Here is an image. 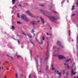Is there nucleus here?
Returning a JSON list of instances; mask_svg holds the SVG:
<instances>
[{"instance_id":"nucleus-1","label":"nucleus","mask_w":78,"mask_h":78,"mask_svg":"<svg viewBox=\"0 0 78 78\" xmlns=\"http://www.w3.org/2000/svg\"><path fill=\"white\" fill-rule=\"evenodd\" d=\"M64 64L65 66H66V67H67V69H71V75H75V73H76V72L74 71V70H73V69L72 68H71V67L70 66H69L68 65H67V64L66 63H64Z\"/></svg>"},{"instance_id":"nucleus-2","label":"nucleus","mask_w":78,"mask_h":78,"mask_svg":"<svg viewBox=\"0 0 78 78\" xmlns=\"http://www.w3.org/2000/svg\"><path fill=\"white\" fill-rule=\"evenodd\" d=\"M25 13L26 14H28L29 16H30V17H33V18H36V17L34 15L32 14L31 13V12H30V11L29 10H27L26 11Z\"/></svg>"},{"instance_id":"nucleus-3","label":"nucleus","mask_w":78,"mask_h":78,"mask_svg":"<svg viewBox=\"0 0 78 78\" xmlns=\"http://www.w3.org/2000/svg\"><path fill=\"white\" fill-rule=\"evenodd\" d=\"M55 73L57 74L58 75L59 78H60L61 77V74L62 73L61 72H59V71L58 70H55Z\"/></svg>"},{"instance_id":"nucleus-4","label":"nucleus","mask_w":78,"mask_h":78,"mask_svg":"<svg viewBox=\"0 0 78 78\" xmlns=\"http://www.w3.org/2000/svg\"><path fill=\"white\" fill-rule=\"evenodd\" d=\"M49 18L51 20L52 22H55L57 20L56 18L53 16H50Z\"/></svg>"},{"instance_id":"nucleus-5","label":"nucleus","mask_w":78,"mask_h":78,"mask_svg":"<svg viewBox=\"0 0 78 78\" xmlns=\"http://www.w3.org/2000/svg\"><path fill=\"white\" fill-rule=\"evenodd\" d=\"M58 57L59 59H65L66 58L65 56L62 55H58Z\"/></svg>"},{"instance_id":"nucleus-6","label":"nucleus","mask_w":78,"mask_h":78,"mask_svg":"<svg viewBox=\"0 0 78 78\" xmlns=\"http://www.w3.org/2000/svg\"><path fill=\"white\" fill-rule=\"evenodd\" d=\"M48 51H47L46 53V57L45 58V60H47V59L48 58Z\"/></svg>"},{"instance_id":"nucleus-7","label":"nucleus","mask_w":78,"mask_h":78,"mask_svg":"<svg viewBox=\"0 0 78 78\" xmlns=\"http://www.w3.org/2000/svg\"><path fill=\"white\" fill-rule=\"evenodd\" d=\"M26 16L24 15H22L20 16V18L23 20L26 17Z\"/></svg>"},{"instance_id":"nucleus-8","label":"nucleus","mask_w":78,"mask_h":78,"mask_svg":"<svg viewBox=\"0 0 78 78\" xmlns=\"http://www.w3.org/2000/svg\"><path fill=\"white\" fill-rule=\"evenodd\" d=\"M22 34H24V35H25V36H28L29 37H31V35H30V34H25L23 32Z\"/></svg>"},{"instance_id":"nucleus-9","label":"nucleus","mask_w":78,"mask_h":78,"mask_svg":"<svg viewBox=\"0 0 78 78\" xmlns=\"http://www.w3.org/2000/svg\"><path fill=\"white\" fill-rule=\"evenodd\" d=\"M36 41H37L38 43L40 44H42V41H39L38 39H37Z\"/></svg>"},{"instance_id":"nucleus-10","label":"nucleus","mask_w":78,"mask_h":78,"mask_svg":"<svg viewBox=\"0 0 78 78\" xmlns=\"http://www.w3.org/2000/svg\"><path fill=\"white\" fill-rule=\"evenodd\" d=\"M40 18L42 23L44 24V19H43L41 17H40Z\"/></svg>"},{"instance_id":"nucleus-11","label":"nucleus","mask_w":78,"mask_h":78,"mask_svg":"<svg viewBox=\"0 0 78 78\" xmlns=\"http://www.w3.org/2000/svg\"><path fill=\"white\" fill-rule=\"evenodd\" d=\"M25 22H28L29 20L26 16V17L23 20Z\"/></svg>"},{"instance_id":"nucleus-12","label":"nucleus","mask_w":78,"mask_h":78,"mask_svg":"<svg viewBox=\"0 0 78 78\" xmlns=\"http://www.w3.org/2000/svg\"><path fill=\"white\" fill-rule=\"evenodd\" d=\"M30 23L31 24H33V25H36V21H31L30 22Z\"/></svg>"},{"instance_id":"nucleus-13","label":"nucleus","mask_w":78,"mask_h":78,"mask_svg":"<svg viewBox=\"0 0 78 78\" xmlns=\"http://www.w3.org/2000/svg\"><path fill=\"white\" fill-rule=\"evenodd\" d=\"M65 61L66 62H69V61H71V60L70 59V58H69L66 60Z\"/></svg>"},{"instance_id":"nucleus-14","label":"nucleus","mask_w":78,"mask_h":78,"mask_svg":"<svg viewBox=\"0 0 78 78\" xmlns=\"http://www.w3.org/2000/svg\"><path fill=\"white\" fill-rule=\"evenodd\" d=\"M51 67H52V70H55V68L53 67V65L52 64L51 65Z\"/></svg>"},{"instance_id":"nucleus-15","label":"nucleus","mask_w":78,"mask_h":78,"mask_svg":"<svg viewBox=\"0 0 78 78\" xmlns=\"http://www.w3.org/2000/svg\"><path fill=\"white\" fill-rule=\"evenodd\" d=\"M66 70V69H62V72L63 74H64V73H65V72Z\"/></svg>"},{"instance_id":"nucleus-16","label":"nucleus","mask_w":78,"mask_h":78,"mask_svg":"<svg viewBox=\"0 0 78 78\" xmlns=\"http://www.w3.org/2000/svg\"><path fill=\"white\" fill-rule=\"evenodd\" d=\"M15 56L17 57L18 58H20V57H21V56L20 55H18L17 54Z\"/></svg>"},{"instance_id":"nucleus-17","label":"nucleus","mask_w":78,"mask_h":78,"mask_svg":"<svg viewBox=\"0 0 78 78\" xmlns=\"http://www.w3.org/2000/svg\"><path fill=\"white\" fill-rule=\"evenodd\" d=\"M46 34L48 36H50V37H49V38H51V34H49L48 33H47Z\"/></svg>"},{"instance_id":"nucleus-18","label":"nucleus","mask_w":78,"mask_h":78,"mask_svg":"<svg viewBox=\"0 0 78 78\" xmlns=\"http://www.w3.org/2000/svg\"><path fill=\"white\" fill-rule=\"evenodd\" d=\"M12 30H14V29H15V28H14V26H12Z\"/></svg>"},{"instance_id":"nucleus-19","label":"nucleus","mask_w":78,"mask_h":78,"mask_svg":"<svg viewBox=\"0 0 78 78\" xmlns=\"http://www.w3.org/2000/svg\"><path fill=\"white\" fill-rule=\"evenodd\" d=\"M16 2V0H12V4H14Z\"/></svg>"},{"instance_id":"nucleus-20","label":"nucleus","mask_w":78,"mask_h":78,"mask_svg":"<svg viewBox=\"0 0 78 78\" xmlns=\"http://www.w3.org/2000/svg\"><path fill=\"white\" fill-rule=\"evenodd\" d=\"M75 9V6L74 5H73L72 7V8L71 9L72 10H73Z\"/></svg>"},{"instance_id":"nucleus-21","label":"nucleus","mask_w":78,"mask_h":78,"mask_svg":"<svg viewBox=\"0 0 78 78\" xmlns=\"http://www.w3.org/2000/svg\"><path fill=\"white\" fill-rule=\"evenodd\" d=\"M19 6L20 8H22V4H19Z\"/></svg>"},{"instance_id":"nucleus-22","label":"nucleus","mask_w":78,"mask_h":78,"mask_svg":"<svg viewBox=\"0 0 78 78\" xmlns=\"http://www.w3.org/2000/svg\"><path fill=\"white\" fill-rule=\"evenodd\" d=\"M17 23L18 24H21V23H20V21H18L17 22Z\"/></svg>"},{"instance_id":"nucleus-23","label":"nucleus","mask_w":78,"mask_h":78,"mask_svg":"<svg viewBox=\"0 0 78 78\" xmlns=\"http://www.w3.org/2000/svg\"><path fill=\"white\" fill-rule=\"evenodd\" d=\"M75 16V14H73L71 15V17H74Z\"/></svg>"},{"instance_id":"nucleus-24","label":"nucleus","mask_w":78,"mask_h":78,"mask_svg":"<svg viewBox=\"0 0 78 78\" xmlns=\"http://www.w3.org/2000/svg\"><path fill=\"white\" fill-rule=\"evenodd\" d=\"M17 16L18 17H19V18H20V15H19V14H17Z\"/></svg>"},{"instance_id":"nucleus-25","label":"nucleus","mask_w":78,"mask_h":78,"mask_svg":"<svg viewBox=\"0 0 78 78\" xmlns=\"http://www.w3.org/2000/svg\"><path fill=\"white\" fill-rule=\"evenodd\" d=\"M18 76V75L17 74H15V77L16 78H17V77Z\"/></svg>"},{"instance_id":"nucleus-26","label":"nucleus","mask_w":78,"mask_h":78,"mask_svg":"<svg viewBox=\"0 0 78 78\" xmlns=\"http://www.w3.org/2000/svg\"><path fill=\"white\" fill-rule=\"evenodd\" d=\"M30 42H31V43L32 44H34L33 43V41H32V40H30Z\"/></svg>"},{"instance_id":"nucleus-27","label":"nucleus","mask_w":78,"mask_h":78,"mask_svg":"<svg viewBox=\"0 0 78 78\" xmlns=\"http://www.w3.org/2000/svg\"><path fill=\"white\" fill-rule=\"evenodd\" d=\"M42 39L43 41H44V36L42 37Z\"/></svg>"},{"instance_id":"nucleus-28","label":"nucleus","mask_w":78,"mask_h":78,"mask_svg":"<svg viewBox=\"0 0 78 78\" xmlns=\"http://www.w3.org/2000/svg\"><path fill=\"white\" fill-rule=\"evenodd\" d=\"M66 75H68L69 74V72H68V71L66 72Z\"/></svg>"},{"instance_id":"nucleus-29","label":"nucleus","mask_w":78,"mask_h":78,"mask_svg":"<svg viewBox=\"0 0 78 78\" xmlns=\"http://www.w3.org/2000/svg\"><path fill=\"white\" fill-rule=\"evenodd\" d=\"M46 39H47V40H48V39H49V38L48 37H46Z\"/></svg>"},{"instance_id":"nucleus-30","label":"nucleus","mask_w":78,"mask_h":78,"mask_svg":"<svg viewBox=\"0 0 78 78\" xmlns=\"http://www.w3.org/2000/svg\"><path fill=\"white\" fill-rule=\"evenodd\" d=\"M40 72L41 73H43V72H44V71H40Z\"/></svg>"},{"instance_id":"nucleus-31","label":"nucleus","mask_w":78,"mask_h":78,"mask_svg":"<svg viewBox=\"0 0 78 78\" xmlns=\"http://www.w3.org/2000/svg\"><path fill=\"white\" fill-rule=\"evenodd\" d=\"M48 66H47L45 69V70H47V69H48Z\"/></svg>"},{"instance_id":"nucleus-32","label":"nucleus","mask_w":78,"mask_h":78,"mask_svg":"<svg viewBox=\"0 0 78 78\" xmlns=\"http://www.w3.org/2000/svg\"><path fill=\"white\" fill-rule=\"evenodd\" d=\"M16 8V5H15V7H13V8L14 9L15 8Z\"/></svg>"},{"instance_id":"nucleus-33","label":"nucleus","mask_w":78,"mask_h":78,"mask_svg":"<svg viewBox=\"0 0 78 78\" xmlns=\"http://www.w3.org/2000/svg\"><path fill=\"white\" fill-rule=\"evenodd\" d=\"M16 36H18V37L20 36V35H19V34H17Z\"/></svg>"},{"instance_id":"nucleus-34","label":"nucleus","mask_w":78,"mask_h":78,"mask_svg":"<svg viewBox=\"0 0 78 78\" xmlns=\"http://www.w3.org/2000/svg\"><path fill=\"white\" fill-rule=\"evenodd\" d=\"M60 44V42L59 41H57V44Z\"/></svg>"},{"instance_id":"nucleus-35","label":"nucleus","mask_w":78,"mask_h":78,"mask_svg":"<svg viewBox=\"0 0 78 78\" xmlns=\"http://www.w3.org/2000/svg\"><path fill=\"white\" fill-rule=\"evenodd\" d=\"M40 6H44V4H41Z\"/></svg>"},{"instance_id":"nucleus-36","label":"nucleus","mask_w":78,"mask_h":78,"mask_svg":"<svg viewBox=\"0 0 78 78\" xmlns=\"http://www.w3.org/2000/svg\"><path fill=\"white\" fill-rule=\"evenodd\" d=\"M74 65H75V63H73L72 64V67H73V66H74Z\"/></svg>"},{"instance_id":"nucleus-37","label":"nucleus","mask_w":78,"mask_h":78,"mask_svg":"<svg viewBox=\"0 0 78 78\" xmlns=\"http://www.w3.org/2000/svg\"><path fill=\"white\" fill-rule=\"evenodd\" d=\"M52 12H54V13H56V12L55 11H54V10H53V11H52Z\"/></svg>"},{"instance_id":"nucleus-38","label":"nucleus","mask_w":78,"mask_h":78,"mask_svg":"<svg viewBox=\"0 0 78 78\" xmlns=\"http://www.w3.org/2000/svg\"><path fill=\"white\" fill-rule=\"evenodd\" d=\"M17 41L18 43H20V41L19 40H17Z\"/></svg>"},{"instance_id":"nucleus-39","label":"nucleus","mask_w":78,"mask_h":78,"mask_svg":"<svg viewBox=\"0 0 78 78\" xmlns=\"http://www.w3.org/2000/svg\"><path fill=\"white\" fill-rule=\"evenodd\" d=\"M33 31H34V30H31V33H33Z\"/></svg>"},{"instance_id":"nucleus-40","label":"nucleus","mask_w":78,"mask_h":78,"mask_svg":"<svg viewBox=\"0 0 78 78\" xmlns=\"http://www.w3.org/2000/svg\"><path fill=\"white\" fill-rule=\"evenodd\" d=\"M29 78H32L31 76H30V75L29 76Z\"/></svg>"},{"instance_id":"nucleus-41","label":"nucleus","mask_w":78,"mask_h":78,"mask_svg":"<svg viewBox=\"0 0 78 78\" xmlns=\"http://www.w3.org/2000/svg\"><path fill=\"white\" fill-rule=\"evenodd\" d=\"M37 23H39V22H40V21L38 20V21H37Z\"/></svg>"},{"instance_id":"nucleus-42","label":"nucleus","mask_w":78,"mask_h":78,"mask_svg":"<svg viewBox=\"0 0 78 78\" xmlns=\"http://www.w3.org/2000/svg\"><path fill=\"white\" fill-rule=\"evenodd\" d=\"M47 49H48V46L47 47Z\"/></svg>"},{"instance_id":"nucleus-43","label":"nucleus","mask_w":78,"mask_h":78,"mask_svg":"<svg viewBox=\"0 0 78 78\" xmlns=\"http://www.w3.org/2000/svg\"><path fill=\"white\" fill-rule=\"evenodd\" d=\"M53 48L54 49H55V46H53Z\"/></svg>"},{"instance_id":"nucleus-44","label":"nucleus","mask_w":78,"mask_h":78,"mask_svg":"<svg viewBox=\"0 0 78 78\" xmlns=\"http://www.w3.org/2000/svg\"><path fill=\"white\" fill-rule=\"evenodd\" d=\"M45 14H48V12H45Z\"/></svg>"},{"instance_id":"nucleus-45","label":"nucleus","mask_w":78,"mask_h":78,"mask_svg":"<svg viewBox=\"0 0 78 78\" xmlns=\"http://www.w3.org/2000/svg\"><path fill=\"white\" fill-rule=\"evenodd\" d=\"M76 46H77V48L78 49V45L77 44Z\"/></svg>"},{"instance_id":"nucleus-46","label":"nucleus","mask_w":78,"mask_h":78,"mask_svg":"<svg viewBox=\"0 0 78 78\" xmlns=\"http://www.w3.org/2000/svg\"><path fill=\"white\" fill-rule=\"evenodd\" d=\"M77 5H78V0H77Z\"/></svg>"},{"instance_id":"nucleus-47","label":"nucleus","mask_w":78,"mask_h":78,"mask_svg":"<svg viewBox=\"0 0 78 78\" xmlns=\"http://www.w3.org/2000/svg\"><path fill=\"white\" fill-rule=\"evenodd\" d=\"M70 31L69 30V36H70Z\"/></svg>"},{"instance_id":"nucleus-48","label":"nucleus","mask_w":78,"mask_h":78,"mask_svg":"<svg viewBox=\"0 0 78 78\" xmlns=\"http://www.w3.org/2000/svg\"><path fill=\"white\" fill-rule=\"evenodd\" d=\"M40 11H41V12H42V10H41V9L40 10Z\"/></svg>"},{"instance_id":"nucleus-49","label":"nucleus","mask_w":78,"mask_h":78,"mask_svg":"<svg viewBox=\"0 0 78 78\" xmlns=\"http://www.w3.org/2000/svg\"><path fill=\"white\" fill-rule=\"evenodd\" d=\"M4 78H6V76H4Z\"/></svg>"},{"instance_id":"nucleus-50","label":"nucleus","mask_w":78,"mask_h":78,"mask_svg":"<svg viewBox=\"0 0 78 78\" xmlns=\"http://www.w3.org/2000/svg\"><path fill=\"white\" fill-rule=\"evenodd\" d=\"M34 78H36V76H34Z\"/></svg>"},{"instance_id":"nucleus-51","label":"nucleus","mask_w":78,"mask_h":78,"mask_svg":"<svg viewBox=\"0 0 78 78\" xmlns=\"http://www.w3.org/2000/svg\"><path fill=\"white\" fill-rule=\"evenodd\" d=\"M7 56H9V55H8V54H7Z\"/></svg>"},{"instance_id":"nucleus-52","label":"nucleus","mask_w":78,"mask_h":78,"mask_svg":"<svg viewBox=\"0 0 78 78\" xmlns=\"http://www.w3.org/2000/svg\"><path fill=\"white\" fill-rule=\"evenodd\" d=\"M9 69V68H7L6 69H7V70H8Z\"/></svg>"},{"instance_id":"nucleus-53","label":"nucleus","mask_w":78,"mask_h":78,"mask_svg":"<svg viewBox=\"0 0 78 78\" xmlns=\"http://www.w3.org/2000/svg\"><path fill=\"white\" fill-rule=\"evenodd\" d=\"M2 64V63H1V62H0V64Z\"/></svg>"},{"instance_id":"nucleus-54","label":"nucleus","mask_w":78,"mask_h":78,"mask_svg":"<svg viewBox=\"0 0 78 78\" xmlns=\"http://www.w3.org/2000/svg\"><path fill=\"white\" fill-rule=\"evenodd\" d=\"M76 6H78V5H77Z\"/></svg>"},{"instance_id":"nucleus-55","label":"nucleus","mask_w":78,"mask_h":78,"mask_svg":"<svg viewBox=\"0 0 78 78\" xmlns=\"http://www.w3.org/2000/svg\"><path fill=\"white\" fill-rule=\"evenodd\" d=\"M66 78H69V77H66Z\"/></svg>"},{"instance_id":"nucleus-56","label":"nucleus","mask_w":78,"mask_h":78,"mask_svg":"<svg viewBox=\"0 0 78 78\" xmlns=\"http://www.w3.org/2000/svg\"><path fill=\"white\" fill-rule=\"evenodd\" d=\"M62 2H61V4H62Z\"/></svg>"},{"instance_id":"nucleus-57","label":"nucleus","mask_w":78,"mask_h":78,"mask_svg":"<svg viewBox=\"0 0 78 78\" xmlns=\"http://www.w3.org/2000/svg\"><path fill=\"white\" fill-rule=\"evenodd\" d=\"M68 1V2H69V1H68V0H67Z\"/></svg>"},{"instance_id":"nucleus-58","label":"nucleus","mask_w":78,"mask_h":78,"mask_svg":"<svg viewBox=\"0 0 78 78\" xmlns=\"http://www.w3.org/2000/svg\"><path fill=\"white\" fill-rule=\"evenodd\" d=\"M77 78H78V77L77 76Z\"/></svg>"},{"instance_id":"nucleus-59","label":"nucleus","mask_w":78,"mask_h":78,"mask_svg":"<svg viewBox=\"0 0 78 78\" xmlns=\"http://www.w3.org/2000/svg\"><path fill=\"white\" fill-rule=\"evenodd\" d=\"M13 39H14V38H13Z\"/></svg>"},{"instance_id":"nucleus-60","label":"nucleus","mask_w":78,"mask_h":78,"mask_svg":"<svg viewBox=\"0 0 78 78\" xmlns=\"http://www.w3.org/2000/svg\"><path fill=\"white\" fill-rule=\"evenodd\" d=\"M77 55H78V54H77Z\"/></svg>"},{"instance_id":"nucleus-61","label":"nucleus","mask_w":78,"mask_h":78,"mask_svg":"<svg viewBox=\"0 0 78 78\" xmlns=\"http://www.w3.org/2000/svg\"><path fill=\"white\" fill-rule=\"evenodd\" d=\"M74 78H75V77H74Z\"/></svg>"}]
</instances>
